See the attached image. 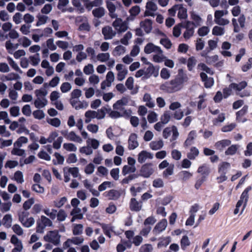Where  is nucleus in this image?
<instances>
[{"instance_id":"nucleus-30","label":"nucleus","mask_w":252,"mask_h":252,"mask_svg":"<svg viewBox=\"0 0 252 252\" xmlns=\"http://www.w3.org/2000/svg\"><path fill=\"white\" fill-rule=\"evenodd\" d=\"M136 171V168L135 166H128L126 165L124 166L122 169V174L124 175H126L128 173H134Z\"/></svg>"},{"instance_id":"nucleus-52","label":"nucleus","mask_w":252,"mask_h":252,"mask_svg":"<svg viewBox=\"0 0 252 252\" xmlns=\"http://www.w3.org/2000/svg\"><path fill=\"white\" fill-rule=\"evenodd\" d=\"M182 26H180V23L176 25L173 29V34L176 37H178L181 33V28Z\"/></svg>"},{"instance_id":"nucleus-40","label":"nucleus","mask_w":252,"mask_h":252,"mask_svg":"<svg viewBox=\"0 0 252 252\" xmlns=\"http://www.w3.org/2000/svg\"><path fill=\"white\" fill-rule=\"evenodd\" d=\"M101 227L104 234L109 238H110L111 232L112 231V227L108 224H102Z\"/></svg>"},{"instance_id":"nucleus-29","label":"nucleus","mask_w":252,"mask_h":252,"mask_svg":"<svg viewBox=\"0 0 252 252\" xmlns=\"http://www.w3.org/2000/svg\"><path fill=\"white\" fill-rule=\"evenodd\" d=\"M238 148L239 146L237 145H232L225 151V154L226 155H234L236 153Z\"/></svg>"},{"instance_id":"nucleus-42","label":"nucleus","mask_w":252,"mask_h":252,"mask_svg":"<svg viewBox=\"0 0 252 252\" xmlns=\"http://www.w3.org/2000/svg\"><path fill=\"white\" fill-rule=\"evenodd\" d=\"M66 217L67 215L63 209H60L57 215V220L59 221L64 220Z\"/></svg>"},{"instance_id":"nucleus-5","label":"nucleus","mask_w":252,"mask_h":252,"mask_svg":"<svg viewBox=\"0 0 252 252\" xmlns=\"http://www.w3.org/2000/svg\"><path fill=\"white\" fill-rule=\"evenodd\" d=\"M152 166V164L151 163L143 164L140 170L139 176L149 178L154 172Z\"/></svg>"},{"instance_id":"nucleus-33","label":"nucleus","mask_w":252,"mask_h":252,"mask_svg":"<svg viewBox=\"0 0 252 252\" xmlns=\"http://www.w3.org/2000/svg\"><path fill=\"white\" fill-rule=\"evenodd\" d=\"M108 111H111V109H107L105 107H103L100 109L97 110V112H96V118L97 119H101L104 118L105 116V112Z\"/></svg>"},{"instance_id":"nucleus-19","label":"nucleus","mask_w":252,"mask_h":252,"mask_svg":"<svg viewBox=\"0 0 252 252\" xmlns=\"http://www.w3.org/2000/svg\"><path fill=\"white\" fill-rule=\"evenodd\" d=\"M199 152L195 147H192L190 151L187 154V158L190 160H194L198 156Z\"/></svg>"},{"instance_id":"nucleus-62","label":"nucleus","mask_w":252,"mask_h":252,"mask_svg":"<svg viewBox=\"0 0 252 252\" xmlns=\"http://www.w3.org/2000/svg\"><path fill=\"white\" fill-rule=\"evenodd\" d=\"M38 157L41 159H43L47 161H49L51 159L50 156L45 151H41L38 154Z\"/></svg>"},{"instance_id":"nucleus-25","label":"nucleus","mask_w":252,"mask_h":252,"mask_svg":"<svg viewBox=\"0 0 252 252\" xmlns=\"http://www.w3.org/2000/svg\"><path fill=\"white\" fill-rule=\"evenodd\" d=\"M67 139L72 141H77L79 143H81L82 142V139L81 137L78 135H77L75 133L72 131L70 132L66 138Z\"/></svg>"},{"instance_id":"nucleus-50","label":"nucleus","mask_w":252,"mask_h":252,"mask_svg":"<svg viewBox=\"0 0 252 252\" xmlns=\"http://www.w3.org/2000/svg\"><path fill=\"white\" fill-rule=\"evenodd\" d=\"M160 43L168 49L171 48L172 46L171 42L168 38H161Z\"/></svg>"},{"instance_id":"nucleus-61","label":"nucleus","mask_w":252,"mask_h":252,"mask_svg":"<svg viewBox=\"0 0 252 252\" xmlns=\"http://www.w3.org/2000/svg\"><path fill=\"white\" fill-rule=\"evenodd\" d=\"M11 154L13 155L23 156L25 154V150L17 148H14L11 151Z\"/></svg>"},{"instance_id":"nucleus-27","label":"nucleus","mask_w":252,"mask_h":252,"mask_svg":"<svg viewBox=\"0 0 252 252\" xmlns=\"http://www.w3.org/2000/svg\"><path fill=\"white\" fill-rule=\"evenodd\" d=\"M3 224L6 228H9L11 226L12 222V217L11 215L6 214L5 215L2 219Z\"/></svg>"},{"instance_id":"nucleus-6","label":"nucleus","mask_w":252,"mask_h":252,"mask_svg":"<svg viewBox=\"0 0 252 252\" xmlns=\"http://www.w3.org/2000/svg\"><path fill=\"white\" fill-rule=\"evenodd\" d=\"M248 111V106L246 105H244L243 108L236 113V119L238 122L245 123L247 119L244 116L247 113Z\"/></svg>"},{"instance_id":"nucleus-1","label":"nucleus","mask_w":252,"mask_h":252,"mask_svg":"<svg viewBox=\"0 0 252 252\" xmlns=\"http://www.w3.org/2000/svg\"><path fill=\"white\" fill-rule=\"evenodd\" d=\"M188 79L187 75L184 73L183 69L180 68L175 77L161 85L160 89L170 94L178 92L183 88L184 83L188 82Z\"/></svg>"},{"instance_id":"nucleus-20","label":"nucleus","mask_w":252,"mask_h":252,"mask_svg":"<svg viewBox=\"0 0 252 252\" xmlns=\"http://www.w3.org/2000/svg\"><path fill=\"white\" fill-rule=\"evenodd\" d=\"M247 86V83L245 81H242L239 84H236L235 83H232L230 84V87L231 88H233L234 90H235L238 91H240L244 89Z\"/></svg>"},{"instance_id":"nucleus-60","label":"nucleus","mask_w":252,"mask_h":252,"mask_svg":"<svg viewBox=\"0 0 252 252\" xmlns=\"http://www.w3.org/2000/svg\"><path fill=\"white\" fill-rule=\"evenodd\" d=\"M21 223L25 227H30L34 224V220L32 217H30Z\"/></svg>"},{"instance_id":"nucleus-24","label":"nucleus","mask_w":252,"mask_h":252,"mask_svg":"<svg viewBox=\"0 0 252 252\" xmlns=\"http://www.w3.org/2000/svg\"><path fill=\"white\" fill-rule=\"evenodd\" d=\"M130 114L129 112H127V110H125L123 112V115L121 114L119 112L117 111H111L109 113V116L112 118H118L123 116V115L129 116Z\"/></svg>"},{"instance_id":"nucleus-37","label":"nucleus","mask_w":252,"mask_h":252,"mask_svg":"<svg viewBox=\"0 0 252 252\" xmlns=\"http://www.w3.org/2000/svg\"><path fill=\"white\" fill-rule=\"evenodd\" d=\"M34 202V199L33 198H31L28 200H26L23 205V208L24 210L27 211L30 209L31 206L33 204Z\"/></svg>"},{"instance_id":"nucleus-2","label":"nucleus","mask_w":252,"mask_h":252,"mask_svg":"<svg viewBox=\"0 0 252 252\" xmlns=\"http://www.w3.org/2000/svg\"><path fill=\"white\" fill-rule=\"evenodd\" d=\"M61 235L57 230L50 231L48 233L44 236V240L48 242L53 243L57 246L60 242Z\"/></svg>"},{"instance_id":"nucleus-38","label":"nucleus","mask_w":252,"mask_h":252,"mask_svg":"<svg viewBox=\"0 0 252 252\" xmlns=\"http://www.w3.org/2000/svg\"><path fill=\"white\" fill-rule=\"evenodd\" d=\"M196 60L194 57H191L189 58L187 63L188 70L191 71L193 67L195 65Z\"/></svg>"},{"instance_id":"nucleus-45","label":"nucleus","mask_w":252,"mask_h":252,"mask_svg":"<svg viewBox=\"0 0 252 252\" xmlns=\"http://www.w3.org/2000/svg\"><path fill=\"white\" fill-rule=\"evenodd\" d=\"M140 11V7L138 5L132 6L129 10L130 15L134 17L138 15Z\"/></svg>"},{"instance_id":"nucleus-36","label":"nucleus","mask_w":252,"mask_h":252,"mask_svg":"<svg viewBox=\"0 0 252 252\" xmlns=\"http://www.w3.org/2000/svg\"><path fill=\"white\" fill-rule=\"evenodd\" d=\"M190 241L187 235L183 236L181 240V247L183 250H185L187 246L190 245Z\"/></svg>"},{"instance_id":"nucleus-55","label":"nucleus","mask_w":252,"mask_h":252,"mask_svg":"<svg viewBox=\"0 0 252 252\" xmlns=\"http://www.w3.org/2000/svg\"><path fill=\"white\" fill-rule=\"evenodd\" d=\"M236 126L235 123H231L228 125H225L221 128L222 132H226L232 131Z\"/></svg>"},{"instance_id":"nucleus-7","label":"nucleus","mask_w":252,"mask_h":252,"mask_svg":"<svg viewBox=\"0 0 252 252\" xmlns=\"http://www.w3.org/2000/svg\"><path fill=\"white\" fill-rule=\"evenodd\" d=\"M167 222L166 219H164L158 222L155 226L153 232L155 235H158L165 230L167 226Z\"/></svg>"},{"instance_id":"nucleus-15","label":"nucleus","mask_w":252,"mask_h":252,"mask_svg":"<svg viewBox=\"0 0 252 252\" xmlns=\"http://www.w3.org/2000/svg\"><path fill=\"white\" fill-rule=\"evenodd\" d=\"M231 165L229 162L223 161L219 165L218 172L220 174L226 175Z\"/></svg>"},{"instance_id":"nucleus-63","label":"nucleus","mask_w":252,"mask_h":252,"mask_svg":"<svg viewBox=\"0 0 252 252\" xmlns=\"http://www.w3.org/2000/svg\"><path fill=\"white\" fill-rule=\"evenodd\" d=\"M174 166L170 165L163 172L164 177H167L168 176L171 175L173 173Z\"/></svg>"},{"instance_id":"nucleus-57","label":"nucleus","mask_w":252,"mask_h":252,"mask_svg":"<svg viewBox=\"0 0 252 252\" xmlns=\"http://www.w3.org/2000/svg\"><path fill=\"white\" fill-rule=\"evenodd\" d=\"M147 119L150 123H153L157 121V114L155 112H151L148 114Z\"/></svg>"},{"instance_id":"nucleus-56","label":"nucleus","mask_w":252,"mask_h":252,"mask_svg":"<svg viewBox=\"0 0 252 252\" xmlns=\"http://www.w3.org/2000/svg\"><path fill=\"white\" fill-rule=\"evenodd\" d=\"M32 189L37 192L42 193L44 191V189L39 184H34L32 186Z\"/></svg>"},{"instance_id":"nucleus-46","label":"nucleus","mask_w":252,"mask_h":252,"mask_svg":"<svg viewBox=\"0 0 252 252\" xmlns=\"http://www.w3.org/2000/svg\"><path fill=\"white\" fill-rule=\"evenodd\" d=\"M170 119V115L169 112L168 111H166L164 113V114L161 116L160 120L161 122L163 124H166L168 123Z\"/></svg>"},{"instance_id":"nucleus-43","label":"nucleus","mask_w":252,"mask_h":252,"mask_svg":"<svg viewBox=\"0 0 252 252\" xmlns=\"http://www.w3.org/2000/svg\"><path fill=\"white\" fill-rule=\"evenodd\" d=\"M194 27L193 26H191L190 29L186 30L183 34L184 37L186 39H189L194 34Z\"/></svg>"},{"instance_id":"nucleus-48","label":"nucleus","mask_w":252,"mask_h":252,"mask_svg":"<svg viewBox=\"0 0 252 252\" xmlns=\"http://www.w3.org/2000/svg\"><path fill=\"white\" fill-rule=\"evenodd\" d=\"M14 178L17 182L22 183L24 182L23 175L22 172L20 171H17L14 173Z\"/></svg>"},{"instance_id":"nucleus-34","label":"nucleus","mask_w":252,"mask_h":252,"mask_svg":"<svg viewBox=\"0 0 252 252\" xmlns=\"http://www.w3.org/2000/svg\"><path fill=\"white\" fill-rule=\"evenodd\" d=\"M7 61L9 64L12 68H13L16 71L19 72L20 73H22V71L20 69L17 63L13 61V60L10 57H7Z\"/></svg>"},{"instance_id":"nucleus-64","label":"nucleus","mask_w":252,"mask_h":252,"mask_svg":"<svg viewBox=\"0 0 252 252\" xmlns=\"http://www.w3.org/2000/svg\"><path fill=\"white\" fill-rule=\"evenodd\" d=\"M245 156L250 157L252 156V142L248 144L246 147V150L244 151Z\"/></svg>"},{"instance_id":"nucleus-39","label":"nucleus","mask_w":252,"mask_h":252,"mask_svg":"<svg viewBox=\"0 0 252 252\" xmlns=\"http://www.w3.org/2000/svg\"><path fill=\"white\" fill-rule=\"evenodd\" d=\"M110 55L108 53H99L97 55V60L101 62H105L109 60Z\"/></svg>"},{"instance_id":"nucleus-13","label":"nucleus","mask_w":252,"mask_h":252,"mask_svg":"<svg viewBox=\"0 0 252 252\" xmlns=\"http://www.w3.org/2000/svg\"><path fill=\"white\" fill-rule=\"evenodd\" d=\"M152 21L149 19H146L140 22V26L143 28L146 33H149L152 30Z\"/></svg>"},{"instance_id":"nucleus-18","label":"nucleus","mask_w":252,"mask_h":252,"mask_svg":"<svg viewBox=\"0 0 252 252\" xmlns=\"http://www.w3.org/2000/svg\"><path fill=\"white\" fill-rule=\"evenodd\" d=\"M106 7L109 12V16L112 18L117 17V15L115 13L116 10V6L115 4L111 1H106Z\"/></svg>"},{"instance_id":"nucleus-10","label":"nucleus","mask_w":252,"mask_h":252,"mask_svg":"<svg viewBox=\"0 0 252 252\" xmlns=\"http://www.w3.org/2000/svg\"><path fill=\"white\" fill-rule=\"evenodd\" d=\"M142 207V202H138L135 198H131L129 202V209L131 211L139 212Z\"/></svg>"},{"instance_id":"nucleus-3","label":"nucleus","mask_w":252,"mask_h":252,"mask_svg":"<svg viewBox=\"0 0 252 252\" xmlns=\"http://www.w3.org/2000/svg\"><path fill=\"white\" fill-rule=\"evenodd\" d=\"M123 190H116L115 189H111L108 191L104 192L102 194L103 196L107 198L108 200H117L123 193Z\"/></svg>"},{"instance_id":"nucleus-26","label":"nucleus","mask_w":252,"mask_h":252,"mask_svg":"<svg viewBox=\"0 0 252 252\" xmlns=\"http://www.w3.org/2000/svg\"><path fill=\"white\" fill-rule=\"evenodd\" d=\"M47 103V100L44 97L42 100L40 99L39 98L35 99L34 102V106L37 108H41L44 107Z\"/></svg>"},{"instance_id":"nucleus-8","label":"nucleus","mask_w":252,"mask_h":252,"mask_svg":"<svg viewBox=\"0 0 252 252\" xmlns=\"http://www.w3.org/2000/svg\"><path fill=\"white\" fill-rule=\"evenodd\" d=\"M144 52L146 54H149L152 52H156L162 54V51L159 46L155 45L152 43H148L144 47Z\"/></svg>"},{"instance_id":"nucleus-14","label":"nucleus","mask_w":252,"mask_h":252,"mask_svg":"<svg viewBox=\"0 0 252 252\" xmlns=\"http://www.w3.org/2000/svg\"><path fill=\"white\" fill-rule=\"evenodd\" d=\"M153 155L146 151H142L138 155V161L140 163H143L147 158H153Z\"/></svg>"},{"instance_id":"nucleus-16","label":"nucleus","mask_w":252,"mask_h":252,"mask_svg":"<svg viewBox=\"0 0 252 252\" xmlns=\"http://www.w3.org/2000/svg\"><path fill=\"white\" fill-rule=\"evenodd\" d=\"M197 172L201 174V177H205L207 179L210 173V169L208 165L203 164L198 167Z\"/></svg>"},{"instance_id":"nucleus-22","label":"nucleus","mask_w":252,"mask_h":252,"mask_svg":"<svg viewBox=\"0 0 252 252\" xmlns=\"http://www.w3.org/2000/svg\"><path fill=\"white\" fill-rule=\"evenodd\" d=\"M187 8L184 7L182 5H180L178 13V17L180 19H186L187 18Z\"/></svg>"},{"instance_id":"nucleus-47","label":"nucleus","mask_w":252,"mask_h":252,"mask_svg":"<svg viewBox=\"0 0 252 252\" xmlns=\"http://www.w3.org/2000/svg\"><path fill=\"white\" fill-rule=\"evenodd\" d=\"M33 116L34 118L41 120L44 118L45 114L41 110H36L33 111Z\"/></svg>"},{"instance_id":"nucleus-28","label":"nucleus","mask_w":252,"mask_h":252,"mask_svg":"<svg viewBox=\"0 0 252 252\" xmlns=\"http://www.w3.org/2000/svg\"><path fill=\"white\" fill-rule=\"evenodd\" d=\"M190 17L191 19L194 21V27H197L200 25L202 19L198 15L196 14L194 12H191L190 13Z\"/></svg>"},{"instance_id":"nucleus-54","label":"nucleus","mask_w":252,"mask_h":252,"mask_svg":"<svg viewBox=\"0 0 252 252\" xmlns=\"http://www.w3.org/2000/svg\"><path fill=\"white\" fill-rule=\"evenodd\" d=\"M30 59L34 66L37 65L40 62L39 55L36 53L35 55L30 57Z\"/></svg>"},{"instance_id":"nucleus-21","label":"nucleus","mask_w":252,"mask_h":252,"mask_svg":"<svg viewBox=\"0 0 252 252\" xmlns=\"http://www.w3.org/2000/svg\"><path fill=\"white\" fill-rule=\"evenodd\" d=\"M92 13L94 17L100 18L104 15L105 9L102 7H99L94 9L92 11Z\"/></svg>"},{"instance_id":"nucleus-53","label":"nucleus","mask_w":252,"mask_h":252,"mask_svg":"<svg viewBox=\"0 0 252 252\" xmlns=\"http://www.w3.org/2000/svg\"><path fill=\"white\" fill-rule=\"evenodd\" d=\"M79 151L81 153L85 154L87 155H90L93 153V150L90 146L82 147L80 149Z\"/></svg>"},{"instance_id":"nucleus-35","label":"nucleus","mask_w":252,"mask_h":252,"mask_svg":"<svg viewBox=\"0 0 252 252\" xmlns=\"http://www.w3.org/2000/svg\"><path fill=\"white\" fill-rule=\"evenodd\" d=\"M72 232L74 235H79L81 234L83 232V225L81 224H75L73 228Z\"/></svg>"},{"instance_id":"nucleus-12","label":"nucleus","mask_w":252,"mask_h":252,"mask_svg":"<svg viewBox=\"0 0 252 252\" xmlns=\"http://www.w3.org/2000/svg\"><path fill=\"white\" fill-rule=\"evenodd\" d=\"M231 141L229 139H223L217 142L215 144L216 149L219 151H222L226 147L231 144Z\"/></svg>"},{"instance_id":"nucleus-59","label":"nucleus","mask_w":252,"mask_h":252,"mask_svg":"<svg viewBox=\"0 0 252 252\" xmlns=\"http://www.w3.org/2000/svg\"><path fill=\"white\" fill-rule=\"evenodd\" d=\"M71 88V86L68 82L63 83L61 86V90L62 93H66L68 92Z\"/></svg>"},{"instance_id":"nucleus-4","label":"nucleus","mask_w":252,"mask_h":252,"mask_svg":"<svg viewBox=\"0 0 252 252\" xmlns=\"http://www.w3.org/2000/svg\"><path fill=\"white\" fill-rule=\"evenodd\" d=\"M146 64H148L149 66L145 71V75L142 78V80L149 78L152 75L155 77L158 76V69H156L153 64L149 62H146Z\"/></svg>"},{"instance_id":"nucleus-23","label":"nucleus","mask_w":252,"mask_h":252,"mask_svg":"<svg viewBox=\"0 0 252 252\" xmlns=\"http://www.w3.org/2000/svg\"><path fill=\"white\" fill-rule=\"evenodd\" d=\"M163 146V141L159 140L158 141H152L150 143V147L153 150H158L161 149Z\"/></svg>"},{"instance_id":"nucleus-32","label":"nucleus","mask_w":252,"mask_h":252,"mask_svg":"<svg viewBox=\"0 0 252 252\" xmlns=\"http://www.w3.org/2000/svg\"><path fill=\"white\" fill-rule=\"evenodd\" d=\"M224 33V28L217 26H215L212 30V34L214 35H222Z\"/></svg>"},{"instance_id":"nucleus-17","label":"nucleus","mask_w":252,"mask_h":252,"mask_svg":"<svg viewBox=\"0 0 252 252\" xmlns=\"http://www.w3.org/2000/svg\"><path fill=\"white\" fill-rule=\"evenodd\" d=\"M252 189V187L251 186H248L245 189V190L243 191V192L242 193L241 196H240V199L244 201V206H243V209L242 210V211L244 209V208H245L246 205H247V202L248 201V199H249V194H248V193Z\"/></svg>"},{"instance_id":"nucleus-31","label":"nucleus","mask_w":252,"mask_h":252,"mask_svg":"<svg viewBox=\"0 0 252 252\" xmlns=\"http://www.w3.org/2000/svg\"><path fill=\"white\" fill-rule=\"evenodd\" d=\"M171 242L169 237L159 239V241L158 244V247L161 248L166 247Z\"/></svg>"},{"instance_id":"nucleus-49","label":"nucleus","mask_w":252,"mask_h":252,"mask_svg":"<svg viewBox=\"0 0 252 252\" xmlns=\"http://www.w3.org/2000/svg\"><path fill=\"white\" fill-rule=\"evenodd\" d=\"M63 147L67 151L75 152L77 150V148L72 143H64Z\"/></svg>"},{"instance_id":"nucleus-51","label":"nucleus","mask_w":252,"mask_h":252,"mask_svg":"<svg viewBox=\"0 0 252 252\" xmlns=\"http://www.w3.org/2000/svg\"><path fill=\"white\" fill-rule=\"evenodd\" d=\"M40 221L45 227L47 226H51L52 225V221L44 216H41Z\"/></svg>"},{"instance_id":"nucleus-11","label":"nucleus","mask_w":252,"mask_h":252,"mask_svg":"<svg viewBox=\"0 0 252 252\" xmlns=\"http://www.w3.org/2000/svg\"><path fill=\"white\" fill-rule=\"evenodd\" d=\"M102 33L104 35L105 40L112 39L116 34V32L113 31L110 26H105L102 29Z\"/></svg>"},{"instance_id":"nucleus-58","label":"nucleus","mask_w":252,"mask_h":252,"mask_svg":"<svg viewBox=\"0 0 252 252\" xmlns=\"http://www.w3.org/2000/svg\"><path fill=\"white\" fill-rule=\"evenodd\" d=\"M47 122L51 125L56 127H59L61 125V121L59 118H57L51 119L47 121Z\"/></svg>"},{"instance_id":"nucleus-44","label":"nucleus","mask_w":252,"mask_h":252,"mask_svg":"<svg viewBox=\"0 0 252 252\" xmlns=\"http://www.w3.org/2000/svg\"><path fill=\"white\" fill-rule=\"evenodd\" d=\"M210 30L208 27L203 26L198 30V34L200 36L206 35L209 32Z\"/></svg>"},{"instance_id":"nucleus-9","label":"nucleus","mask_w":252,"mask_h":252,"mask_svg":"<svg viewBox=\"0 0 252 252\" xmlns=\"http://www.w3.org/2000/svg\"><path fill=\"white\" fill-rule=\"evenodd\" d=\"M137 135L135 133H132L129 135L128 143L129 150H134L139 146V143L137 141Z\"/></svg>"},{"instance_id":"nucleus-41","label":"nucleus","mask_w":252,"mask_h":252,"mask_svg":"<svg viewBox=\"0 0 252 252\" xmlns=\"http://www.w3.org/2000/svg\"><path fill=\"white\" fill-rule=\"evenodd\" d=\"M113 185L111 182L105 181L98 186V189L99 191H102L105 190L107 187L110 188Z\"/></svg>"}]
</instances>
